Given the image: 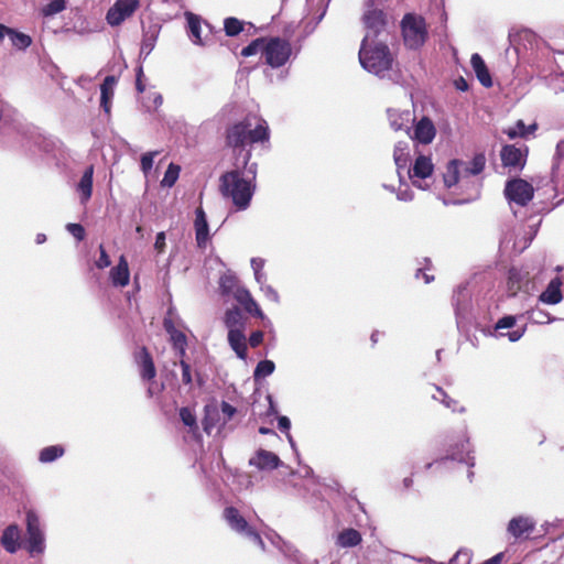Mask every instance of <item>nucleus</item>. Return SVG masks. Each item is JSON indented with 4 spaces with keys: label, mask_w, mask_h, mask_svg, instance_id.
<instances>
[{
    "label": "nucleus",
    "mask_w": 564,
    "mask_h": 564,
    "mask_svg": "<svg viewBox=\"0 0 564 564\" xmlns=\"http://www.w3.org/2000/svg\"><path fill=\"white\" fill-rule=\"evenodd\" d=\"M195 234H196V242L199 248L206 246L209 240V227L206 214L202 207L196 208L195 210Z\"/></svg>",
    "instance_id": "nucleus-18"
},
{
    "label": "nucleus",
    "mask_w": 564,
    "mask_h": 564,
    "mask_svg": "<svg viewBox=\"0 0 564 564\" xmlns=\"http://www.w3.org/2000/svg\"><path fill=\"white\" fill-rule=\"evenodd\" d=\"M164 247H165V234L163 231H161L156 235L154 248L159 252H162L164 250Z\"/></svg>",
    "instance_id": "nucleus-62"
},
{
    "label": "nucleus",
    "mask_w": 564,
    "mask_h": 564,
    "mask_svg": "<svg viewBox=\"0 0 564 564\" xmlns=\"http://www.w3.org/2000/svg\"><path fill=\"white\" fill-rule=\"evenodd\" d=\"M536 521L530 516H517L510 519L507 532L516 540H527L535 530Z\"/></svg>",
    "instance_id": "nucleus-13"
},
{
    "label": "nucleus",
    "mask_w": 564,
    "mask_h": 564,
    "mask_svg": "<svg viewBox=\"0 0 564 564\" xmlns=\"http://www.w3.org/2000/svg\"><path fill=\"white\" fill-rule=\"evenodd\" d=\"M118 83V77L115 75L106 76L100 85V107L105 113L109 115L111 109V100L115 95V87Z\"/></svg>",
    "instance_id": "nucleus-19"
},
{
    "label": "nucleus",
    "mask_w": 564,
    "mask_h": 564,
    "mask_svg": "<svg viewBox=\"0 0 564 564\" xmlns=\"http://www.w3.org/2000/svg\"><path fill=\"white\" fill-rule=\"evenodd\" d=\"M9 40L12 46L18 50H26L32 44V39L30 35L19 32L12 28Z\"/></svg>",
    "instance_id": "nucleus-40"
},
{
    "label": "nucleus",
    "mask_w": 564,
    "mask_h": 564,
    "mask_svg": "<svg viewBox=\"0 0 564 564\" xmlns=\"http://www.w3.org/2000/svg\"><path fill=\"white\" fill-rule=\"evenodd\" d=\"M26 543L25 549L30 556L42 555L45 552V533L42 528L40 517L33 510L26 511Z\"/></svg>",
    "instance_id": "nucleus-7"
},
{
    "label": "nucleus",
    "mask_w": 564,
    "mask_h": 564,
    "mask_svg": "<svg viewBox=\"0 0 564 564\" xmlns=\"http://www.w3.org/2000/svg\"><path fill=\"white\" fill-rule=\"evenodd\" d=\"M269 127L264 119L254 115H248L243 120L237 122L227 129L226 143L228 147L239 150L237 158L247 152L246 145L265 142L269 140Z\"/></svg>",
    "instance_id": "nucleus-3"
},
{
    "label": "nucleus",
    "mask_w": 564,
    "mask_h": 564,
    "mask_svg": "<svg viewBox=\"0 0 564 564\" xmlns=\"http://www.w3.org/2000/svg\"><path fill=\"white\" fill-rule=\"evenodd\" d=\"M435 389L437 393L432 395L434 400L440 401L444 406L451 409L453 412H465V408L458 406V401L447 395V393L442 388L435 387Z\"/></svg>",
    "instance_id": "nucleus-36"
},
{
    "label": "nucleus",
    "mask_w": 564,
    "mask_h": 564,
    "mask_svg": "<svg viewBox=\"0 0 564 564\" xmlns=\"http://www.w3.org/2000/svg\"><path fill=\"white\" fill-rule=\"evenodd\" d=\"M267 39L259 37L249 43L246 47L242 48L241 55L245 57H249L256 55L261 52L263 54V47L265 46Z\"/></svg>",
    "instance_id": "nucleus-44"
},
{
    "label": "nucleus",
    "mask_w": 564,
    "mask_h": 564,
    "mask_svg": "<svg viewBox=\"0 0 564 564\" xmlns=\"http://www.w3.org/2000/svg\"><path fill=\"white\" fill-rule=\"evenodd\" d=\"M251 152L236 159V169L220 177V189L225 197L230 198L238 210H245L256 191L257 163H250Z\"/></svg>",
    "instance_id": "nucleus-1"
},
{
    "label": "nucleus",
    "mask_w": 564,
    "mask_h": 564,
    "mask_svg": "<svg viewBox=\"0 0 564 564\" xmlns=\"http://www.w3.org/2000/svg\"><path fill=\"white\" fill-rule=\"evenodd\" d=\"M158 36L159 28L156 25H152L148 30L143 31V37L139 54L140 59H145L151 54V52L155 47Z\"/></svg>",
    "instance_id": "nucleus-29"
},
{
    "label": "nucleus",
    "mask_w": 564,
    "mask_h": 564,
    "mask_svg": "<svg viewBox=\"0 0 564 564\" xmlns=\"http://www.w3.org/2000/svg\"><path fill=\"white\" fill-rule=\"evenodd\" d=\"M471 552L468 549L458 550L451 558V564H470Z\"/></svg>",
    "instance_id": "nucleus-51"
},
{
    "label": "nucleus",
    "mask_w": 564,
    "mask_h": 564,
    "mask_svg": "<svg viewBox=\"0 0 564 564\" xmlns=\"http://www.w3.org/2000/svg\"><path fill=\"white\" fill-rule=\"evenodd\" d=\"M227 339L230 348L235 351L236 356L239 359L246 361L248 347L247 338L243 330L230 329V332H228Z\"/></svg>",
    "instance_id": "nucleus-25"
},
{
    "label": "nucleus",
    "mask_w": 564,
    "mask_h": 564,
    "mask_svg": "<svg viewBox=\"0 0 564 564\" xmlns=\"http://www.w3.org/2000/svg\"><path fill=\"white\" fill-rule=\"evenodd\" d=\"M397 197L399 200L410 202L413 199V193L409 187H405L404 189L400 188L397 193Z\"/></svg>",
    "instance_id": "nucleus-59"
},
{
    "label": "nucleus",
    "mask_w": 564,
    "mask_h": 564,
    "mask_svg": "<svg viewBox=\"0 0 564 564\" xmlns=\"http://www.w3.org/2000/svg\"><path fill=\"white\" fill-rule=\"evenodd\" d=\"M158 152H148L141 156V170L148 174L153 167V160Z\"/></svg>",
    "instance_id": "nucleus-53"
},
{
    "label": "nucleus",
    "mask_w": 564,
    "mask_h": 564,
    "mask_svg": "<svg viewBox=\"0 0 564 564\" xmlns=\"http://www.w3.org/2000/svg\"><path fill=\"white\" fill-rule=\"evenodd\" d=\"M93 178H94V165H89L85 169L79 182L76 185V191L79 194V200H80V204H83V205H85L91 197Z\"/></svg>",
    "instance_id": "nucleus-22"
},
{
    "label": "nucleus",
    "mask_w": 564,
    "mask_h": 564,
    "mask_svg": "<svg viewBox=\"0 0 564 564\" xmlns=\"http://www.w3.org/2000/svg\"><path fill=\"white\" fill-rule=\"evenodd\" d=\"M223 518L231 531L264 551V542L262 538L236 507H226L223 511Z\"/></svg>",
    "instance_id": "nucleus-6"
},
{
    "label": "nucleus",
    "mask_w": 564,
    "mask_h": 564,
    "mask_svg": "<svg viewBox=\"0 0 564 564\" xmlns=\"http://www.w3.org/2000/svg\"><path fill=\"white\" fill-rule=\"evenodd\" d=\"M225 326L230 329L245 330L246 318L238 307H232L226 311L224 317Z\"/></svg>",
    "instance_id": "nucleus-32"
},
{
    "label": "nucleus",
    "mask_w": 564,
    "mask_h": 564,
    "mask_svg": "<svg viewBox=\"0 0 564 564\" xmlns=\"http://www.w3.org/2000/svg\"><path fill=\"white\" fill-rule=\"evenodd\" d=\"M66 8V0H52L41 9L44 17H53Z\"/></svg>",
    "instance_id": "nucleus-45"
},
{
    "label": "nucleus",
    "mask_w": 564,
    "mask_h": 564,
    "mask_svg": "<svg viewBox=\"0 0 564 564\" xmlns=\"http://www.w3.org/2000/svg\"><path fill=\"white\" fill-rule=\"evenodd\" d=\"M401 32L404 45L410 50H417L427 39L425 19L416 13H406L401 20Z\"/></svg>",
    "instance_id": "nucleus-5"
},
{
    "label": "nucleus",
    "mask_w": 564,
    "mask_h": 564,
    "mask_svg": "<svg viewBox=\"0 0 564 564\" xmlns=\"http://www.w3.org/2000/svg\"><path fill=\"white\" fill-rule=\"evenodd\" d=\"M224 30L227 36H236L243 30V23L237 18H226L224 21Z\"/></svg>",
    "instance_id": "nucleus-43"
},
{
    "label": "nucleus",
    "mask_w": 564,
    "mask_h": 564,
    "mask_svg": "<svg viewBox=\"0 0 564 564\" xmlns=\"http://www.w3.org/2000/svg\"><path fill=\"white\" fill-rule=\"evenodd\" d=\"M433 173V164L431 162V159L424 155H420L416 158L414 165L412 169H408V174L411 180H413V184L419 187L423 188L421 183L419 181H415L414 178H426L431 176Z\"/></svg>",
    "instance_id": "nucleus-16"
},
{
    "label": "nucleus",
    "mask_w": 564,
    "mask_h": 564,
    "mask_svg": "<svg viewBox=\"0 0 564 564\" xmlns=\"http://www.w3.org/2000/svg\"><path fill=\"white\" fill-rule=\"evenodd\" d=\"M470 295L466 286H458L453 295V305L455 310V315L457 319V324L460 323V319L465 317L466 313L469 308Z\"/></svg>",
    "instance_id": "nucleus-23"
},
{
    "label": "nucleus",
    "mask_w": 564,
    "mask_h": 564,
    "mask_svg": "<svg viewBox=\"0 0 564 564\" xmlns=\"http://www.w3.org/2000/svg\"><path fill=\"white\" fill-rule=\"evenodd\" d=\"M388 119L390 127L394 131L405 130L409 132V122L413 120L412 113L410 110H398V109H388Z\"/></svg>",
    "instance_id": "nucleus-26"
},
{
    "label": "nucleus",
    "mask_w": 564,
    "mask_h": 564,
    "mask_svg": "<svg viewBox=\"0 0 564 564\" xmlns=\"http://www.w3.org/2000/svg\"><path fill=\"white\" fill-rule=\"evenodd\" d=\"M520 280V271L512 268L509 271V283L511 284V288H514L516 283H519Z\"/></svg>",
    "instance_id": "nucleus-63"
},
{
    "label": "nucleus",
    "mask_w": 564,
    "mask_h": 564,
    "mask_svg": "<svg viewBox=\"0 0 564 564\" xmlns=\"http://www.w3.org/2000/svg\"><path fill=\"white\" fill-rule=\"evenodd\" d=\"M486 164L484 154H476L470 162L462 160H451L446 165V171L443 174L444 185L451 188L458 184L468 183L470 176L480 174Z\"/></svg>",
    "instance_id": "nucleus-4"
},
{
    "label": "nucleus",
    "mask_w": 564,
    "mask_h": 564,
    "mask_svg": "<svg viewBox=\"0 0 564 564\" xmlns=\"http://www.w3.org/2000/svg\"><path fill=\"white\" fill-rule=\"evenodd\" d=\"M115 7L122 12L126 18L130 17L139 7L138 0H118Z\"/></svg>",
    "instance_id": "nucleus-46"
},
{
    "label": "nucleus",
    "mask_w": 564,
    "mask_h": 564,
    "mask_svg": "<svg viewBox=\"0 0 564 564\" xmlns=\"http://www.w3.org/2000/svg\"><path fill=\"white\" fill-rule=\"evenodd\" d=\"M180 367L182 369V382L183 384L192 388L193 386V376L195 375L196 379H197V382L199 386L203 384V379H202V376L200 373L195 370L194 373L192 371V366L191 364L187 361V360H180Z\"/></svg>",
    "instance_id": "nucleus-38"
},
{
    "label": "nucleus",
    "mask_w": 564,
    "mask_h": 564,
    "mask_svg": "<svg viewBox=\"0 0 564 564\" xmlns=\"http://www.w3.org/2000/svg\"><path fill=\"white\" fill-rule=\"evenodd\" d=\"M394 163L397 165V171L399 177L401 178V171L408 169L409 161V142L408 141H399L394 147L393 152Z\"/></svg>",
    "instance_id": "nucleus-33"
},
{
    "label": "nucleus",
    "mask_w": 564,
    "mask_h": 564,
    "mask_svg": "<svg viewBox=\"0 0 564 564\" xmlns=\"http://www.w3.org/2000/svg\"><path fill=\"white\" fill-rule=\"evenodd\" d=\"M534 195L533 186L522 178L509 180L505 186V196L510 203L519 206H525L532 200Z\"/></svg>",
    "instance_id": "nucleus-11"
},
{
    "label": "nucleus",
    "mask_w": 564,
    "mask_h": 564,
    "mask_svg": "<svg viewBox=\"0 0 564 564\" xmlns=\"http://www.w3.org/2000/svg\"><path fill=\"white\" fill-rule=\"evenodd\" d=\"M535 129V124L527 127L522 120H518L513 127H510L507 130H505V133L509 137V139L513 140L516 138H525Z\"/></svg>",
    "instance_id": "nucleus-37"
},
{
    "label": "nucleus",
    "mask_w": 564,
    "mask_h": 564,
    "mask_svg": "<svg viewBox=\"0 0 564 564\" xmlns=\"http://www.w3.org/2000/svg\"><path fill=\"white\" fill-rule=\"evenodd\" d=\"M362 536L359 531L352 528L340 531L336 539V544L340 547H354L361 543Z\"/></svg>",
    "instance_id": "nucleus-31"
},
{
    "label": "nucleus",
    "mask_w": 564,
    "mask_h": 564,
    "mask_svg": "<svg viewBox=\"0 0 564 564\" xmlns=\"http://www.w3.org/2000/svg\"><path fill=\"white\" fill-rule=\"evenodd\" d=\"M263 338H264L263 332H261V330L252 332L251 335L249 336V344L251 347L256 348L263 341Z\"/></svg>",
    "instance_id": "nucleus-57"
},
{
    "label": "nucleus",
    "mask_w": 564,
    "mask_h": 564,
    "mask_svg": "<svg viewBox=\"0 0 564 564\" xmlns=\"http://www.w3.org/2000/svg\"><path fill=\"white\" fill-rule=\"evenodd\" d=\"M359 62L364 69L393 84L402 82V73L389 46L381 41L364 39L359 50Z\"/></svg>",
    "instance_id": "nucleus-2"
},
{
    "label": "nucleus",
    "mask_w": 564,
    "mask_h": 564,
    "mask_svg": "<svg viewBox=\"0 0 564 564\" xmlns=\"http://www.w3.org/2000/svg\"><path fill=\"white\" fill-rule=\"evenodd\" d=\"M292 55V46L289 41L281 37H270L263 47L265 63L272 68H279L286 64Z\"/></svg>",
    "instance_id": "nucleus-8"
},
{
    "label": "nucleus",
    "mask_w": 564,
    "mask_h": 564,
    "mask_svg": "<svg viewBox=\"0 0 564 564\" xmlns=\"http://www.w3.org/2000/svg\"><path fill=\"white\" fill-rule=\"evenodd\" d=\"M524 334V328L522 329H514L512 332H509L506 334L510 341L514 343L518 341Z\"/></svg>",
    "instance_id": "nucleus-64"
},
{
    "label": "nucleus",
    "mask_w": 564,
    "mask_h": 564,
    "mask_svg": "<svg viewBox=\"0 0 564 564\" xmlns=\"http://www.w3.org/2000/svg\"><path fill=\"white\" fill-rule=\"evenodd\" d=\"M218 412L217 410H208L206 409V415L203 420V429L207 434H212L213 429L216 425V422L218 421Z\"/></svg>",
    "instance_id": "nucleus-47"
},
{
    "label": "nucleus",
    "mask_w": 564,
    "mask_h": 564,
    "mask_svg": "<svg viewBox=\"0 0 564 564\" xmlns=\"http://www.w3.org/2000/svg\"><path fill=\"white\" fill-rule=\"evenodd\" d=\"M282 462L279 456L265 449H259L253 457L249 459V465L259 470H272L278 468Z\"/></svg>",
    "instance_id": "nucleus-17"
},
{
    "label": "nucleus",
    "mask_w": 564,
    "mask_h": 564,
    "mask_svg": "<svg viewBox=\"0 0 564 564\" xmlns=\"http://www.w3.org/2000/svg\"><path fill=\"white\" fill-rule=\"evenodd\" d=\"M0 545L9 554H15L21 549L22 531L17 523H11L2 530Z\"/></svg>",
    "instance_id": "nucleus-14"
},
{
    "label": "nucleus",
    "mask_w": 564,
    "mask_h": 564,
    "mask_svg": "<svg viewBox=\"0 0 564 564\" xmlns=\"http://www.w3.org/2000/svg\"><path fill=\"white\" fill-rule=\"evenodd\" d=\"M180 417H181V421L184 423V425H186L191 429L197 427L196 415L194 414V412L191 409L182 408L180 410Z\"/></svg>",
    "instance_id": "nucleus-49"
},
{
    "label": "nucleus",
    "mask_w": 564,
    "mask_h": 564,
    "mask_svg": "<svg viewBox=\"0 0 564 564\" xmlns=\"http://www.w3.org/2000/svg\"><path fill=\"white\" fill-rule=\"evenodd\" d=\"M272 544L294 564H305L303 554L291 543L284 541L280 535L275 534L271 538Z\"/></svg>",
    "instance_id": "nucleus-20"
},
{
    "label": "nucleus",
    "mask_w": 564,
    "mask_h": 564,
    "mask_svg": "<svg viewBox=\"0 0 564 564\" xmlns=\"http://www.w3.org/2000/svg\"><path fill=\"white\" fill-rule=\"evenodd\" d=\"M163 327L170 336L173 348L187 346V338L184 332L177 327L170 316H166L163 321Z\"/></svg>",
    "instance_id": "nucleus-28"
},
{
    "label": "nucleus",
    "mask_w": 564,
    "mask_h": 564,
    "mask_svg": "<svg viewBox=\"0 0 564 564\" xmlns=\"http://www.w3.org/2000/svg\"><path fill=\"white\" fill-rule=\"evenodd\" d=\"M99 250H100V256H99V259L96 261V265L99 268V269H105L107 267L110 265L111 261H110V258L109 256L107 254L104 246H100L99 247Z\"/></svg>",
    "instance_id": "nucleus-56"
},
{
    "label": "nucleus",
    "mask_w": 564,
    "mask_h": 564,
    "mask_svg": "<svg viewBox=\"0 0 564 564\" xmlns=\"http://www.w3.org/2000/svg\"><path fill=\"white\" fill-rule=\"evenodd\" d=\"M106 19L110 25L116 26L122 23L127 18L113 6L108 10Z\"/></svg>",
    "instance_id": "nucleus-50"
},
{
    "label": "nucleus",
    "mask_w": 564,
    "mask_h": 564,
    "mask_svg": "<svg viewBox=\"0 0 564 564\" xmlns=\"http://www.w3.org/2000/svg\"><path fill=\"white\" fill-rule=\"evenodd\" d=\"M278 427L282 431V432H286V434L289 433V430L291 427V421L288 416H279L278 419Z\"/></svg>",
    "instance_id": "nucleus-61"
},
{
    "label": "nucleus",
    "mask_w": 564,
    "mask_h": 564,
    "mask_svg": "<svg viewBox=\"0 0 564 564\" xmlns=\"http://www.w3.org/2000/svg\"><path fill=\"white\" fill-rule=\"evenodd\" d=\"M471 67L476 74L477 79L479 83L486 87L489 88L492 86V78L488 70V67L485 64V61L478 53H474L470 58Z\"/></svg>",
    "instance_id": "nucleus-27"
},
{
    "label": "nucleus",
    "mask_w": 564,
    "mask_h": 564,
    "mask_svg": "<svg viewBox=\"0 0 564 564\" xmlns=\"http://www.w3.org/2000/svg\"><path fill=\"white\" fill-rule=\"evenodd\" d=\"M561 281L558 278L551 280L544 292L541 293L540 300L546 304H557L562 301Z\"/></svg>",
    "instance_id": "nucleus-30"
},
{
    "label": "nucleus",
    "mask_w": 564,
    "mask_h": 564,
    "mask_svg": "<svg viewBox=\"0 0 564 564\" xmlns=\"http://www.w3.org/2000/svg\"><path fill=\"white\" fill-rule=\"evenodd\" d=\"M234 296L239 302L246 312L257 317L264 318V314L259 307L258 303L253 300L251 293L245 288H237Z\"/></svg>",
    "instance_id": "nucleus-21"
},
{
    "label": "nucleus",
    "mask_w": 564,
    "mask_h": 564,
    "mask_svg": "<svg viewBox=\"0 0 564 564\" xmlns=\"http://www.w3.org/2000/svg\"><path fill=\"white\" fill-rule=\"evenodd\" d=\"M250 263H251L253 273H257V272L263 271L265 261L262 258H252Z\"/></svg>",
    "instance_id": "nucleus-60"
},
{
    "label": "nucleus",
    "mask_w": 564,
    "mask_h": 564,
    "mask_svg": "<svg viewBox=\"0 0 564 564\" xmlns=\"http://www.w3.org/2000/svg\"><path fill=\"white\" fill-rule=\"evenodd\" d=\"M473 453L474 451L469 437L465 431L457 440V442L449 445L448 455L446 457L458 463H464L468 466L469 470L467 477L469 481H471L474 477V473L470 470V468L475 466V456Z\"/></svg>",
    "instance_id": "nucleus-10"
},
{
    "label": "nucleus",
    "mask_w": 564,
    "mask_h": 564,
    "mask_svg": "<svg viewBox=\"0 0 564 564\" xmlns=\"http://www.w3.org/2000/svg\"><path fill=\"white\" fill-rule=\"evenodd\" d=\"M66 229L77 241L84 240L85 229L80 224H67Z\"/></svg>",
    "instance_id": "nucleus-52"
},
{
    "label": "nucleus",
    "mask_w": 564,
    "mask_h": 564,
    "mask_svg": "<svg viewBox=\"0 0 564 564\" xmlns=\"http://www.w3.org/2000/svg\"><path fill=\"white\" fill-rule=\"evenodd\" d=\"M527 148H517L513 144L503 145L500 151V159L503 167L509 172H520L527 162Z\"/></svg>",
    "instance_id": "nucleus-12"
},
{
    "label": "nucleus",
    "mask_w": 564,
    "mask_h": 564,
    "mask_svg": "<svg viewBox=\"0 0 564 564\" xmlns=\"http://www.w3.org/2000/svg\"><path fill=\"white\" fill-rule=\"evenodd\" d=\"M156 375L153 359L147 348H142L140 352V376L143 380H152Z\"/></svg>",
    "instance_id": "nucleus-34"
},
{
    "label": "nucleus",
    "mask_w": 564,
    "mask_h": 564,
    "mask_svg": "<svg viewBox=\"0 0 564 564\" xmlns=\"http://www.w3.org/2000/svg\"><path fill=\"white\" fill-rule=\"evenodd\" d=\"M219 286H220L223 294H229V293L234 294V292L237 290V288H240L239 285H237L236 279L231 275L221 276Z\"/></svg>",
    "instance_id": "nucleus-48"
},
{
    "label": "nucleus",
    "mask_w": 564,
    "mask_h": 564,
    "mask_svg": "<svg viewBox=\"0 0 564 564\" xmlns=\"http://www.w3.org/2000/svg\"><path fill=\"white\" fill-rule=\"evenodd\" d=\"M260 290L263 292L264 296L269 301H271L273 303H279L280 302L279 293H278V291L273 286L267 284V285L260 288Z\"/></svg>",
    "instance_id": "nucleus-54"
},
{
    "label": "nucleus",
    "mask_w": 564,
    "mask_h": 564,
    "mask_svg": "<svg viewBox=\"0 0 564 564\" xmlns=\"http://www.w3.org/2000/svg\"><path fill=\"white\" fill-rule=\"evenodd\" d=\"M275 365L272 360H261L258 362L254 371H253V378L254 380H258L260 378L268 377L274 372Z\"/></svg>",
    "instance_id": "nucleus-41"
},
{
    "label": "nucleus",
    "mask_w": 564,
    "mask_h": 564,
    "mask_svg": "<svg viewBox=\"0 0 564 564\" xmlns=\"http://www.w3.org/2000/svg\"><path fill=\"white\" fill-rule=\"evenodd\" d=\"M366 11L362 15V21L366 28V35L364 39L368 41H377L387 28V14L379 9L372 8V0H367Z\"/></svg>",
    "instance_id": "nucleus-9"
},
{
    "label": "nucleus",
    "mask_w": 564,
    "mask_h": 564,
    "mask_svg": "<svg viewBox=\"0 0 564 564\" xmlns=\"http://www.w3.org/2000/svg\"><path fill=\"white\" fill-rule=\"evenodd\" d=\"M180 171L181 169L178 165L171 163L164 173L163 180L161 181V185L163 187H172L178 178Z\"/></svg>",
    "instance_id": "nucleus-42"
},
{
    "label": "nucleus",
    "mask_w": 564,
    "mask_h": 564,
    "mask_svg": "<svg viewBox=\"0 0 564 564\" xmlns=\"http://www.w3.org/2000/svg\"><path fill=\"white\" fill-rule=\"evenodd\" d=\"M186 20L189 31V37L194 44L202 45V21L200 18L192 12L186 13Z\"/></svg>",
    "instance_id": "nucleus-35"
},
{
    "label": "nucleus",
    "mask_w": 564,
    "mask_h": 564,
    "mask_svg": "<svg viewBox=\"0 0 564 564\" xmlns=\"http://www.w3.org/2000/svg\"><path fill=\"white\" fill-rule=\"evenodd\" d=\"M237 412L236 408L229 404L228 402L221 403V413L226 416V420L229 421L235 413Z\"/></svg>",
    "instance_id": "nucleus-58"
},
{
    "label": "nucleus",
    "mask_w": 564,
    "mask_h": 564,
    "mask_svg": "<svg viewBox=\"0 0 564 564\" xmlns=\"http://www.w3.org/2000/svg\"><path fill=\"white\" fill-rule=\"evenodd\" d=\"M514 324H516L514 316H511V315L503 316L502 318H500L497 322L495 329L500 330V329L511 328L514 326Z\"/></svg>",
    "instance_id": "nucleus-55"
},
{
    "label": "nucleus",
    "mask_w": 564,
    "mask_h": 564,
    "mask_svg": "<svg viewBox=\"0 0 564 564\" xmlns=\"http://www.w3.org/2000/svg\"><path fill=\"white\" fill-rule=\"evenodd\" d=\"M64 447L61 445H52L44 447L40 452L39 460L44 464L52 463L57 458L62 457L64 455Z\"/></svg>",
    "instance_id": "nucleus-39"
},
{
    "label": "nucleus",
    "mask_w": 564,
    "mask_h": 564,
    "mask_svg": "<svg viewBox=\"0 0 564 564\" xmlns=\"http://www.w3.org/2000/svg\"><path fill=\"white\" fill-rule=\"evenodd\" d=\"M435 134L436 129L432 120L423 117L415 123L412 139L421 144H430Z\"/></svg>",
    "instance_id": "nucleus-15"
},
{
    "label": "nucleus",
    "mask_w": 564,
    "mask_h": 564,
    "mask_svg": "<svg viewBox=\"0 0 564 564\" xmlns=\"http://www.w3.org/2000/svg\"><path fill=\"white\" fill-rule=\"evenodd\" d=\"M110 280L113 286L124 288L129 284L130 272L128 261L123 256L120 257L117 265L110 270Z\"/></svg>",
    "instance_id": "nucleus-24"
}]
</instances>
